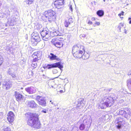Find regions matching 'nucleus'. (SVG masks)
<instances>
[{
	"label": "nucleus",
	"mask_w": 131,
	"mask_h": 131,
	"mask_svg": "<svg viewBox=\"0 0 131 131\" xmlns=\"http://www.w3.org/2000/svg\"><path fill=\"white\" fill-rule=\"evenodd\" d=\"M25 117L29 126L36 129L40 128L41 124L38 114L27 112L25 114Z\"/></svg>",
	"instance_id": "1"
},
{
	"label": "nucleus",
	"mask_w": 131,
	"mask_h": 131,
	"mask_svg": "<svg viewBox=\"0 0 131 131\" xmlns=\"http://www.w3.org/2000/svg\"><path fill=\"white\" fill-rule=\"evenodd\" d=\"M84 52V47L80 44L74 46L72 48V52L73 55L76 58H82Z\"/></svg>",
	"instance_id": "2"
},
{
	"label": "nucleus",
	"mask_w": 131,
	"mask_h": 131,
	"mask_svg": "<svg viewBox=\"0 0 131 131\" xmlns=\"http://www.w3.org/2000/svg\"><path fill=\"white\" fill-rule=\"evenodd\" d=\"M43 15L50 22H53L56 19V11L52 9H49L45 11L43 13Z\"/></svg>",
	"instance_id": "3"
},
{
	"label": "nucleus",
	"mask_w": 131,
	"mask_h": 131,
	"mask_svg": "<svg viewBox=\"0 0 131 131\" xmlns=\"http://www.w3.org/2000/svg\"><path fill=\"white\" fill-rule=\"evenodd\" d=\"M58 67L60 69L63 68V66L60 62H58L53 63L52 64H45L43 68L45 69H50L52 68Z\"/></svg>",
	"instance_id": "4"
},
{
	"label": "nucleus",
	"mask_w": 131,
	"mask_h": 131,
	"mask_svg": "<svg viewBox=\"0 0 131 131\" xmlns=\"http://www.w3.org/2000/svg\"><path fill=\"white\" fill-rule=\"evenodd\" d=\"M49 31L47 27L44 28L40 32L43 39L46 41L49 40Z\"/></svg>",
	"instance_id": "5"
},
{
	"label": "nucleus",
	"mask_w": 131,
	"mask_h": 131,
	"mask_svg": "<svg viewBox=\"0 0 131 131\" xmlns=\"http://www.w3.org/2000/svg\"><path fill=\"white\" fill-rule=\"evenodd\" d=\"M36 100L39 105L43 106H46V103L45 97L37 95L36 98Z\"/></svg>",
	"instance_id": "6"
},
{
	"label": "nucleus",
	"mask_w": 131,
	"mask_h": 131,
	"mask_svg": "<svg viewBox=\"0 0 131 131\" xmlns=\"http://www.w3.org/2000/svg\"><path fill=\"white\" fill-rule=\"evenodd\" d=\"M42 55L40 51H38L34 52L31 56L33 58V62H37L39 60L38 58L40 57Z\"/></svg>",
	"instance_id": "7"
},
{
	"label": "nucleus",
	"mask_w": 131,
	"mask_h": 131,
	"mask_svg": "<svg viewBox=\"0 0 131 131\" xmlns=\"http://www.w3.org/2000/svg\"><path fill=\"white\" fill-rule=\"evenodd\" d=\"M7 120L10 123H13L14 120L15 114L14 113L11 111L8 112L7 115Z\"/></svg>",
	"instance_id": "8"
},
{
	"label": "nucleus",
	"mask_w": 131,
	"mask_h": 131,
	"mask_svg": "<svg viewBox=\"0 0 131 131\" xmlns=\"http://www.w3.org/2000/svg\"><path fill=\"white\" fill-rule=\"evenodd\" d=\"M64 3L63 0H56L54 2V5L56 8L60 9L63 7Z\"/></svg>",
	"instance_id": "9"
},
{
	"label": "nucleus",
	"mask_w": 131,
	"mask_h": 131,
	"mask_svg": "<svg viewBox=\"0 0 131 131\" xmlns=\"http://www.w3.org/2000/svg\"><path fill=\"white\" fill-rule=\"evenodd\" d=\"M114 102V100L112 97H108L107 98L105 102L106 106L107 107H111L113 105Z\"/></svg>",
	"instance_id": "10"
},
{
	"label": "nucleus",
	"mask_w": 131,
	"mask_h": 131,
	"mask_svg": "<svg viewBox=\"0 0 131 131\" xmlns=\"http://www.w3.org/2000/svg\"><path fill=\"white\" fill-rule=\"evenodd\" d=\"M40 40V38L39 36H35L31 38V42L33 46H35L37 45Z\"/></svg>",
	"instance_id": "11"
},
{
	"label": "nucleus",
	"mask_w": 131,
	"mask_h": 131,
	"mask_svg": "<svg viewBox=\"0 0 131 131\" xmlns=\"http://www.w3.org/2000/svg\"><path fill=\"white\" fill-rule=\"evenodd\" d=\"M26 104L28 107L32 108H35L37 106V104L33 100L27 101L26 102Z\"/></svg>",
	"instance_id": "12"
},
{
	"label": "nucleus",
	"mask_w": 131,
	"mask_h": 131,
	"mask_svg": "<svg viewBox=\"0 0 131 131\" xmlns=\"http://www.w3.org/2000/svg\"><path fill=\"white\" fill-rule=\"evenodd\" d=\"M14 96L16 100L18 102L23 100L24 98L23 95L16 91L15 92Z\"/></svg>",
	"instance_id": "13"
},
{
	"label": "nucleus",
	"mask_w": 131,
	"mask_h": 131,
	"mask_svg": "<svg viewBox=\"0 0 131 131\" xmlns=\"http://www.w3.org/2000/svg\"><path fill=\"white\" fill-rule=\"evenodd\" d=\"M96 18L94 17L90 18H88L86 20L87 24L89 25H91L93 24V23L96 20Z\"/></svg>",
	"instance_id": "14"
},
{
	"label": "nucleus",
	"mask_w": 131,
	"mask_h": 131,
	"mask_svg": "<svg viewBox=\"0 0 131 131\" xmlns=\"http://www.w3.org/2000/svg\"><path fill=\"white\" fill-rule=\"evenodd\" d=\"M63 38H61V39H60L54 46L57 48L62 47L63 45Z\"/></svg>",
	"instance_id": "15"
},
{
	"label": "nucleus",
	"mask_w": 131,
	"mask_h": 131,
	"mask_svg": "<svg viewBox=\"0 0 131 131\" xmlns=\"http://www.w3.org/2000/svg\"><path fill=\"white\" fill-rule=\"evenodd\" d=\"M58 34L55 31H49V40L51 38L54 36H57Z\"/></svg>",
	"instance_id": "16"
},
{
	"label": "nucleus",
	"mask_w": 131,
	"mask_h": 131,
	"mask_svg": "<svg viewBox=\"0 0 131 131\" xmlns=\"http://www.w3.org/2000/svg\"><path fill=\"white\" fill-rule=\"evenodd\" d=\"M48 58L51 60H58L59 58L57 57L54 55L52 53H50V55L48 56Z\"/></svg>",
	"instance_id": "17"
},
{
	"label": "nucleus",
	"mask_w": 131,
	"mask_h": 131,
	"mask_svg": "<svg viewBox=\"0 0 131 131\" xmlns=\"http://www.w3.org/2000/svg\"><path fill=\"white\" fill-rule=\"evenodd\" d=\"M60 39H61V37L60 36H58L53 38L51 42L53 45L54 46Z\"/></svg>",
	"instance_id": "18"
},
{
	"label": "nucleus",
	"mask_w": 131,
	"mask_h": 131,
	"mask_svg": "<svg viewBox=\"0 0 131 131\" xmlns=\"http://www.w3.org/2000/svg\"><path fill=\"white\" fill-rule=\"evenodd\" d=\"M34 88L31 87H29L26 88L25 90L28 92L30 94H32L35 92V91L34 90Z\"/></svg>",
	"instance_id": "19"
},
{
	"label": "nucleus",
	"mask_w": 131,
	"mask_h": 131,
	"mask_svg": "<svg viewBox=\"0 0 131 131\" xmlns=\"http://www.w3.org/2000/svg\"><path fill=\"white\" fill-rule=\"evenodd\" d=\"M96 14L99 17H102L104 15V12L103 10H99L97 11Z\"/></svg>",
	"instance_id": "20"
},
{
	"label": "nucleus",
	"mask_w": 131,
	"mask_h": 131,
	"mask_svg": "<svg viewBox=\"0 0 131 131\" xmlns=\"http://www.w3.org/2000/svg\"><path fill=\"white\" fill-rule=\"evenodd\" d=\"M3 87L5 89L8 90L11 87V84L8 83L6 82L5 84L3 85Z\"/></svg>",
	"instance_id": "21"
},
{
	"label": "nucleus",
	"mask_w": 131,
	"mask_h": 131,
	"mask_svg": "<svg viewBox=\"0 0 131 131\" xmlns=\"http://www.w3.org/2000/svg\"><path fill=\"white\" fill-rule=\"evenodd\" d=\"M89 57V54L87 53L84 52L83 54V56L82 58L84 59H86L88 58Z\"/></svg>",
	"instance_id": "22"
},
{
	"label": "nucleus",
	"mask_w": 131,
	"mask_h": 131,
	"mask_svg": "<svg viewBox=\"0 0 131 131\" xmlns=\"http://www.w3.org/2000/svg\"><path fill=\"white\" fill-rule=\"evenodd\" d=\"M85 125L83 123H82L80 125L79 127V128L80 130H83L85 129Z\"/></svg>",
	"instance_id": "23"
},
{
	"label": "nucleus",
	"mask_w": 131,
	"mask_h": 131,
	"mask_svg": "<svg viewBox=\"0 0 131 131\" xmlns=\"http://www.w3.org/2000/svg\"><path fill=\"white\" fill-rule=\"evenodd\" d=\"M93 24V26L94 27L98 26L100 25V23L99 21H97L96 20Z\"/></svg>",
	"instance_id": "24"
},
{
	"label": "nucleus",
	"mask_w": 131,
	"mask_h": 131,
	"mask_svg": "<svg viewBox=\"0 0 131 131\" xmlns=\"http://www.w3.org/2000/svg\"><path fill=\"white\" fill-rule=\"evenodd\" d=\"M100 106L102 109H104L106 108V104L105 103V102L102 103L101 105H100Z\"/></svg>",
	"instance_id": "25"
},
{
	"label": "nucleus",
	"mask_w": 131,
	"mask_h": 131,
	"mask_svg": "<svg viewBox=\"0 0 131 131\" xmlns=\"http://www.w3.org/2000/svg\"><path fill=\"white\" fill-rule=\"evenodd\" d=\"M10 128L8 126H4L3 128V131H10Z\"/></svg>",
	"instance_id": "26"
},
{
	"label": "nucleus",
	"mask_w": 131,
	"mask_h": 131,
	"mask_svg": "<svg viewBox=\"0 0 131 131\" xmlns=\"http://www.w3.org/2000/svg\"><path fill=\"white\" fill-rule=\"evenodd\" d=\"M36 62H33L32 61V63L31 64V66L33 67L34 68H35L37 67V64Z\"/></svg>",
	"instance_id": "27"
},
{
	"label": "nucleus",
	"mask_w": 131,
	"mask_h": 131,
	"mask_svg": "<svg viewBox=\"0 0 131 131\" xmlns=\"http://www.w3.org/2000/svg\"><path fill=\"white\" fill-rule=\"evenodd\" d=\"M124 24L122 23H120L118 25V27H117V28L119 30H120L121 29V27H124Z\"/></svg>",
	"instance_id": "28"
},
{
	"label": "nucleus",
	"mask_w": 131,
	"mask_h": 131,
	"mask_svg": "<svg viewBox=\"0 0 131 131\" xmlns=\"http://www.w3.org/2000/svg\"><path fill=\"white\" fill-rule=\"evenodd\" d=\"M33 36L32 37L36 36H39V35L38 33L36 31H34L32 33Z\"/></svg>",
	"instance_id": "29"
},
{
	"label": "nucleus",
	"mask_w": 131,
	"mask_h": 131,
	"mask_svg": "<svg viewBox=\"0 0 131 131\" xmlns=\"http://www.w3.org/2000/svg\"><path fill=\"white\" fill-rule=\"evenodd\" d=\"M64 24L65 26L67 27H68L69 25L70 24L68 21V22L66 20L65 21Z\"/></svg>",
	"instance_id": "30"
},
{
	"label": "nucleus",
	"mask_w": 131,
	"mask_h": 131,
	"mask_svg": "<svg viewBox=\"0 0 131 131\" xmlns=\"http://www.w3.org/2000/svg\"><path fill=\"white\" fill-rule=\"evenodd\" d=\"M34 0H26V2L29 5L32 3Z\"/></svg>",
	"instance_id": "31"
},
{
	"label": "nucleus",
	"mask_w": 131,
	"mask_h": 131,
	"mask_svg": "<svg viewBox=\"0 0 131 131\" xmlns=\"http://www.w3.org/2000/svg\"><path fill=\"white\" fill-rule=\"evenodd\" d=\"M67 21H68V22L70 23V24H71L73 22V19L72 18H70L68 19V20H67Z\"/></svg>",
	"instance_id": "32"
},
{
	"label": "nucleus",
	"mask_w": 131,
	"mask_h": 131,
	"mask_svg": "<svg viewBox=\"0 0 131 131\" xmlns=\"http://www.w3.org/2000/svg\"><path fill=\"white\" fill-rule=\"evenodd\" d=\"M124 12L122 11V12L121 13H119L118 14V16L119 17H121V15L122 16H124Z\"/></svg>",
	"instance_id": "33"
},
{
	"label": "nucleus",
	"mask_w": 131,
	"mask_h": 131,
	"mask_svg": "<svg viewBox=\"0 0 131 131\" xmlns=\"http://www.w3.org/2000/svg\"><path fill=\"white\" fill-rule=\"evenodd\" d=\"M121 127V124H118L116 126V128L118 129H119Z\"/></svg>",
	"instance_id": "34"
},
{
	"label": "nucleus",
	"mask_w": 131,
	"mask_h": 131,
	"mask_svg": "<svg viewBox=\"0 0 131 131\" xmlns=\"http://www.w3.org/2000/svg\"><path fill=\"white\" fill-rule=\"evenodd\" d=\"M69 9L71 11H72V5H70L69 6Z\"/></svg>",
	"instance_id": "35"
},
{
	"label": "nucleus",
	"mask_w": 131,
	"mask_h": 131,
	"mask_svg": "<svg viewBox=\"0 0 131 131\" xmlns=\"http://www.w3.org/2000/svg\"><path fill=\"white\" fill-rule=\"evenodd\" d=\"M37 28L38 29V28H39V29H40V28H42V26L41 25H38L37 26Z\"/></svg>",
	"instance_id": "36"
},
{
	"label": "nucleus",
	"mask_w": 131,
	"mask_h": 131,
	"mask_svg": "<svg viewBox=\"0 0 131 131\" xmlns=\"http://www.w3.org/2000/svg\"><path fill=\"white\" fill-rule=\"evenodd\" d=\"M127 83L128 84H131V79L128 81Z\"/></svg>",
	"instance_id": "37"
},
{
	"label": "nucleus",
	"mask_w": 131,
	"mask_h": 131,
	"mask_svg": "<svg viewBox=\"0 0 131 131\" xmlns=\"http://www.w3.org/2000/svg\"><path fill=\"white\" fill-rule=\"evenodd\" d=\"M60 131H68V130H67L66 129H61Z\"/></svg>",
	"instance_id": "38"
},
{
	"label": "nucleus",
	"mask_w": 131,
	"mask_h": 131,
	"mask_svg": "<svg viewBox=\"0 0 131 131\" xmlns=\"http://www.w3.org/2000/svg\"><path fill=\"white\" fill-rule=\"evenodd\" d=\"M41 112L42 113H46V111L44 110H42L41 111Z\"/></svg>",
	"instance_id": "39"
},
{
	"label": "nucleus",
	"mask_w": 131,
	"mask_h": 131,
	"mask_svg": "<svg viewBox=\"0 0 131 131\" xmlns=\"http://www.w3.org/2000/svg\"><path fill=\"white\" fill-rule=\"evenodd\" d=\"M124 32L125 34H126L127 33V31L126 29L124 30Z\"/></svg>",
	"instance_id": "40"
},
{
	"label": "nucleus",
	"mask_w": 131,
	"mask_h": 131,
	"mask_svg": "<svg viewBox=\"0 0 131 131\" xmlns=\"http://www.w3.org/2000/svg\"><path fill=\"white\" fill-rule=\"evenodd\" d=\"M60 93H62L63 91L62 90H61L60 91Z\"/></svg>",
	"instance_id": "41"
},
{
	"label": "nucleus",
	"mask_w": 131,
	"mask_h": 131,
	"mask_svg": "<svg viewBox=\"0 0 131 131\" xmlns=\"http://www.w3.org/2000/svg\"><path fill=\"white\" fill-rule=\"evenodd\" d=\"M120 18L121 19V20H122L123 18V17H121H121H120Z\"/></svg>",
	"instance_id": "42"
},
{
	"label": "nucleus",
	"mask_w": 131,
	"mask_h": 131,
	"mask_svg": "<svg viewBox=\"0 0 131 131\" xmlns=\"http://www.w3.org/2000/svg\"><path fill=\"white\" fill-rule=\"evenodd\" d=\"M43 76H45V75H44V74H43Z\"/></svg>",
	"instance_id": "43"
},
{
	"label": "nucleus",
	"mask_w": 131,
	"mask_h": 131,
	"mask_svg": "<svg viewBox=\"0 0 131 131\" xmlns=\"http://www.w3.org/2000/svg\"><path fill=\"white\" fill-rule=\"evenodd\" d=\"M104 1H105V0H104Z\"/></svg>",
	"instance_id": "44"
}]
</instances>
